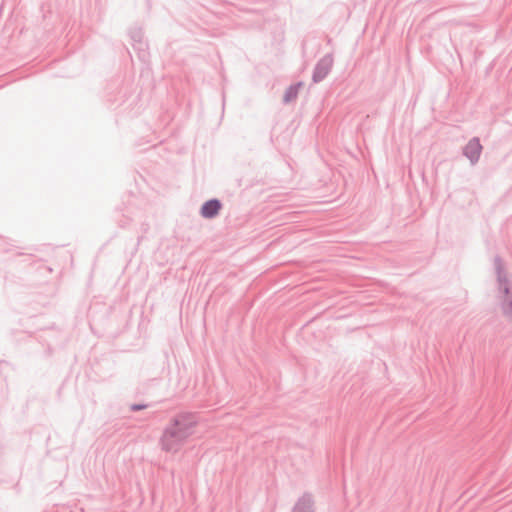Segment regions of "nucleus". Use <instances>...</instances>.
Here are the masks:
<instances>
[{
    "label": "nucleus",
    "mask_w": 512,
    "mask_h": 512,
    "mask_svg": "<svg viewBox=\"0 0 512 512\" xmlns=\"http://www.w3.org/2000/svg\"><path fill=\"white\" fill-rule=\"evenodd\" d=\"M199 422L197 413L180 412L176 414L165 427L160 438L162 450L177 452L180 446L193 434Z\"/></svg>",
    "instance_id": "1"
},
{
    "label": "nucleus",
    "mask_w": 512,
    "mask_h": 512,
    "mask_svg": "<svg viewBox=\"0 0 512 512\" xmlns=\"http://www.w3.org/2000/svg\"><path fill=\"white\" fill-rule=\"evenodd\" d=\"M496 273L498 301L503 316L512 322V282L504 268L503 260L496 255L493 260Z\"/></svg>",
    "instance_id": "2"
},
{
    "label": "nucleus",
    "mask_w": 512,
    "mask_h": 512,
    "mask_svg": "<svg viewBox=\"0 0 512 512\" xmlns=\"http://www.w3.org/2000/svg\"><path fill=\"white\" fill-rule=\"evenodd\" d=\"M129 36L132 41L133 49L136 51L138 58L142 62H147L149 58L148 44L144 40L143 30L141 27H131L129 29Z\"/></svg>",
    "instance_id": "3"
},
{
    "label": "nucleus",
    "mask_w": 512,
    "mask_h": 512,
    "mask_svg": "<svg viewBox=\"0 0 512 512\" xmlns=\"http://www.w3.org/2000/svg\"><path fill=\"white\" fill-rule=\"evenodd\" d=\"M333 61V55L330 53L325 54L317 61L312 73L314 83H319L327 77L332 69Z\"/></svg>",
    "instance_id": "4"
},
{
    "label": "nucleus",
    "mask_w": 512,
    "mask_h": 512,
    "mask_svg": "<svg viewBox=\"0 0 512 512\" xmlns=\"http://www.w3.org/2000/svg\"><path fill=\"white\" fill-rule=\"evenodd\" d=\"M482 152V145L479 138L473 137L463 148V155L469 159L471 164H476L479 161Z\"/></svg>",
    "instance_id": "5"
},
{
    "label": "nucleus",
    "mask_w": 512,
    "mask_h": 512,
    "mask_svg": "<svg viewBox=\"0 0 512 512\" xmlns=\"http://www.w3.org/2000/svg\"><path fill=\"white\" fill-rule=\"evenodd\" d=\"M222 206V202L219 199L211 198L201 205L200 215L204 219H213L219 214Z\"/></svg>",
    "instance_id": "6"
},
{
    "label": "nucleus",
    "mask_w": 512,
    "mask_h": 512,
    "mask_svg": "<svg viewBox=\"0 0 512 512\" xmlns=\"http://www.w3.org/2000/svg\"><path fill=\"white\" fill-rule=\"evenodd\" d=\"M292 512H315L312 494L304 493L295 503Z\"/></svg>",
    "instance_id": "7"
},
{
    "label": "nucleus",
    "mask_w": 512,
    "mask_h": 512,
    "mask_svg": "<svg viewBox=\"0 0 512 512\" xmlns=\"http://www.w3.org/2000/svg\"><path fill=\"white\" fill-rule=\"evenodd\" d=\"M302 85H303V82H297V83L291 84L285 90V93L283 96V103L288 104L291 101H293L294 99H296L298 96V93H299V89L301 88Z\"/></svg>",
    "instance_id": "8"
},
{
    "label": "nucleus",
    "mask_w": 512,
    "mask_h": 512,
    "mask_svg": "<svg viewBox=\"0 0 512 512\" xmlns=\"http://www.w3.org/2000/svg\"><path fill=\"white\" fill-rule=\"evenodd\" d=\"M148 406V404L144 403H133L130 405V410L133 412H137L146 409Z\"/></svg>",
    "instance_id": "9"
},
{
    "label": "nucleus",
    "mask_w": 512,
    "mask_h": 512,
    "mask_svg": "<svg viewBox=\"0 0 512 512\" xmlns=\"http://www.w3.org/2000/svg\"><path fill=\"white\" fill-rule=\"evenodd\" d=\"M130 219L125 217L123 220H119V226L125 228L129 225Z\"/></svg>",
    "instance_id": "10"
}]
</instances>
